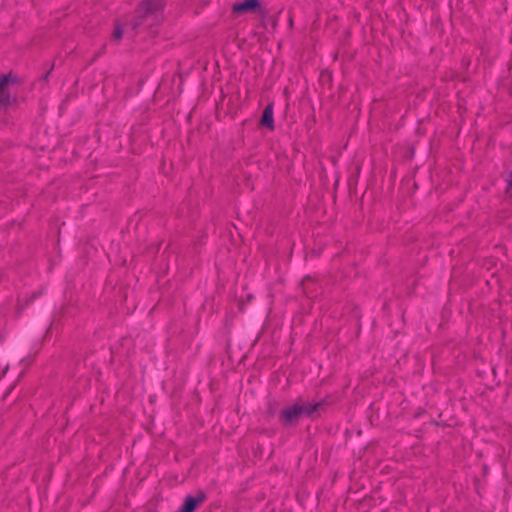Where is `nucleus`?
Instances as JSON below:
<instances>
[{"label": "nucleus", "mask_w": 512, "mask_h": 512, "mask_svg": "<svg viewBox=\"0 0 512 512\" xmlns=\"http://www.w3.org/2000/svg\"><path fill=\"white\" fill-rule=\"evenodd\" d=\"M11 102V96L8 92H0V107H7Z\"/></svg>", "instance_id": "nucleus-6"}, {"label": "nucleus", "mask_w": 512, "mask_h": 512, "mask_svg": "<svg viewBox=\"0 0 512 512\" xmlns=\"http://www.w3.org/2000/svg\"><path fill=\"white\" fill-rule=\"evenodd\" d=\"M260 5L258 0H245L243 2L235 3L233 5V10L235 12H246L252 11L258 8Z\"/></svg>", "instance_id": "nucleus-4"}, {"label": "nucleus", "mask_w": 512, "mask_h": 512, "mask_svg": "<svg viewBox=\"0 0 512 512\" xmlns=\"http://www.w3.org/2000/svg\"><path fill=\"white\" fill-rule=\"evenodd\" d=\"M122 35H123L122 28L120 26H117L113 33V39L118 41L122 38Z\"/></svg>", "instance_id": "nucleus-8"}, {"label": "nucleus", "mask_w": 512, "mask_h": 512, "mask_svg": "<svg viewBox=\"0 0 512 512\" xmlns=\"http://www.w3.org/2000/svg\"><path fill=\"white\" fill-rule=\"evenodd\" d=\"M261 124L269 128L270 130L274 129V113H273V105H267L262 114Z\"/></svg>", "instance_id": "nucleus-3"}, {"label": "nucleus", "mask_w": 512, "mask_h": 512, "mask_svg": "<svg viewBox=\"0 0 512 512\" xmlns=\"http://www.w3.org/2000/svg\"><path fill=\"white\" fill-rule=\"evenodd\" d=\"M11 82V78L9 75H1L0 76V92H7L6 87Z\"/></svg>", "instance_id": "nucleus-7"}, {"label": "nucleus", "mask_w": 512, "mask_h": 512, "mask_svg": "<svg viewBox=\"0 0 512 512\" xmlns=\"http://www.w3.org/2000/svg\"><path fill=\"white\" fill-rule=\"evenodd\" d=\"M205 500V495L200 493L198 496H187L185 498L184 504L177 512H194L198 505Z\"/></svg>", "instance_id": "nucleus-2"}, {"label": "nucleus", "mask_w": 512, "mask_h": 512, "mask_svg": "<svg viewBox=\"0 0 512 512\" xmlns=\"http://www.w3.org/2000/svg\"><path fill=\"white\" fill-rule=\"evenodd\" d=\"M322 406V402L295 403L281 411L279 418L284 425H291L302 417H311Z\"/></svg>", "instance_id": "nucleus-1"}, {"label": "nucleus", "mask_w": 512, "mask_h": 512, "mask_svg": "<svg viewBox=\"0 0 512 512\" xmlns=\"http://www.w3.org/2000/svg\"><path fill=\"white\" fill-rule=\"evenodd\" d=\"M508 186L512 189V171L509 174Z\"/></svg>", "instance_id": "nucleus-9"}, {"label": "nucleus", "mask_w": 512, "mask_h": 512, "mask_svg": "<svg viewBox=\"0 0 512 512\" xmlns=\"http://www.w3.org/2000/svg\"><path fill=\"white\" fill-rule=\"evenodd\" d=\"M164 6V0H146L143 3V8L147 13H153L157 10L162 9Z\"/></svg>", "instance_id": "nucleus-5"}]
</instances>
